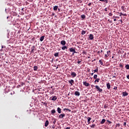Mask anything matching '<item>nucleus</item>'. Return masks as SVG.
I'll use <instances>...</instances> for the list:
<instances>
[{
    "mask_svg": "<svg viewBox=\"0 0 129 129\" xmlns=\"http://www.w3.org/2000/svg\"><path fill=\"white\" fill-rule=\"evenodd\" d=\"M69 50L71 52H73V56H74V54L77 53V52H76V50H75V48L74 47H71L70 48H69Z\"/></svg>",
    "mask_w": 129,
    "mask_h": 129,
    "instance_id": "obj_1",
    "label": "nucleus"
},
{
    "mask_svg": "<svg viewBox=\"0 0 129 129\" xmlns=\"http://www.w3.org/2000/svg\"><path fill=\"white\" fill-rule=\"evenodd\" d=\"M88 36L89 40H93V39H94V36L93 35V34H90Z\"/></svg>",
    "mask_w": 129,
    "mask_h": 129,
    "instance_id": "obj_2",
    "label": "nucleus"
},
{
    "mask_svg": "<svg viewBox=\"0 0 129 129\" xmlns=\"http://www.w3.org/2000/svg\"><path fill=\"white\" fill-rule=\"evenodd\" d=\"M95 88L99 91V92H102V89H101L98 85L95 86Z\"/></svg>",
    "mask_w": 129,
    "mask_h": 129,
    "instance_id": "obj_3",
    "label": "nucleus"
},
{
    "mask_svg": "<svg viewBox=\"0 0 129 129\" xmlns=\"http://www.w3.org/2000/svg\"><path fill=\"white\" fill-rule=\"evenodd\" d=\"M69 83H70V84H71V85L73 86V84H74V80H69L68 81Z\"/></svg>",
    "mask_w": 129,
    "mask_h": 129,
    "instance_id": "obj_4",
    "label": "nucleus"
},
{
    "mask_svg": "<svg viewBox=\"0 0 129 129\" xmlns=\"http://www.w3.org/2000/svg\"><path fill=\"white\" fill-rule=\"evenodd\" d=\"M71 76H72L73 78H74L75 77H76L77 75L76 74V73H75V72H72Z\"/></svg>",
    "mask_w": 129,
    "mask_h": 129,
    "instance_id": "obj_5",
    "label": "nucleus"
},
{
    "mask_svg": "<svg viewBox=\"0 0 129 129\" xmlns=\"http://www.w3.org/2000/svg\"><path fill=\"white\" fill-rule=\"evenodd\" d=\"M63 117H65V114L64 113L60 114L58 116V118H63Z\"/></svg>",
    "mask_w": 129,
    "mask_h": 129,
    "instance_id": "obj_6",
    "label": "nucleus"
},
{
    "mask_svg": "<svg viewBox=\"0 0 129 129\" xmlns=\"http://www.w3.org/2000/svg\"><path fill=\"white\" fill-rule=\"evenodd\" d=\"M127 95H128V93L126 91L122 92V96H127Z\"/></svg>",
    "mask_w": 129,
    "mask_h": 129,
    "instance_id": "obj_7",
    "label": "nucleus"
},
{
    "mask_svg": "<svg viewBox=\"0 0 129 129\" xmlns=\"http://www.w3.org/2000/svg\"><path fill=\"white\" fill-rule=\"evenodd\" d=\"M60 44L61 45L65 46V45H66V41L65 40H61L60 42Z\"/></svg>",
    "mask_w": 129,
    "mask_h": 129,
    "instance_id": "obj_8",
    "label": "nucleus"
},
{
    "mask_svg": "<svg viewBox=\"0 0 129 129\" xmlns=\"http://www.w3.org/2000/svg\"><path fill=\"white\" fill-rule=\"evenodd\" d=\"M75 95H76V96H80V92H79V91H76L75 92Z\"/></svg>",
    "mask_w": 129,
    "mask_h": 129,
    "instance_id": "obj_9",
    "label": "nucleus"
},
{
    "mask_svg": "<svg viewBox=\"0 0 129 129\" xmlns=\"http://www.w3.org/2000/svg\"><path fill=\"white\" fill-rule=\"evenodd\" d=\"M83 84L84 85H85V86H87V87L89 86V83L86 82V81L83 82Z\"/></svg>",
    "mask_w": 129,
    "mask_h": 129,
    "instance_id": "obj_10",
    "label": "nucleus"
},
{
    "mask_svg": "<svg viewBox=\"0 0 129 129\" xmlns=\"http://www.w3.org/2000/svg\"><path fill=\"white\" fill-rule=\"evenodd\" d=\"M58 6H55L54 7H53V11H54L55 12H56V11H57V10H58Z\"/></svg>",
    "mask_w": 129,
    "mask_h": 129,
    "instance_id": "obj_11",
    "label": "nucleus"
},
{
    "mask_svg": "<svg viewBox=\"0 0 129 129\" xmlns=\"http://www.w3.org/2000/svg\"><path fill=\"white\" fill-rule=\"evenodd\" d=\"M106 86L107 89H110V84L109 83L106 84Z\"/></svg>",
    "mask_w": 129,
    "mask_h": 129,
    "instance_id": "obj_12",
    "label": "nucleus"
},
{
    "mask_svg": "<svg viewBox=\"0 0 129 129\" xmlns=\"http://www.w3.org/2000/svg\"><path fill=\"white\" fill-rule=\"evenodd\" d=\"M90 127H91L92 128H95L96 127V125H95V124H93L92 125H90Z\"/></svg>",
    "mask_w": 129,
    "mask_h": 129,
    "instance_id": "obj_13",
    "label": "nucleus"
},
{
    "mask_svg": "<svg viewBox=\"0 0 129 129\" xmlns=\"http://www.w3.org/2000/svg\"><path fill=\"white\" fill-rule=\"evenodd\" d=\"M49 124V120H46V121H45V127H47V126H48V125Z\"/></svg>",
    "mask_w": 129,
    "mask_h": 129,
    "instance_id": "obj_14",
    "label": "nucleus"
},
{
    "mask_svg": "<svg viewBox=\"0 0 129 129\" xmlns=\"http://www.w3.org/2000/svg\"><path fill=\"white\" fill-rule=\"evenodd\" d=\"M44 38H45V36H42L40 37V42H43V41H44Z\"/></svg>",
    "mask_w": 129,
    "mask_h": 129,
    "instance_id": "obj_15",
    "label": "nucleus"
},
{
    "mask_svg": "<svg viewBox=\"0 0 129 129\" xmlns=\"http://www.w3.org/2000/svg\"><path fill=\"white\" fill-rule=\"evenodd\" d=\"M57 100V97L56 96H54L52 97L51 99V100H53V101H55V100Z\"/></svg>",
    "mask_w": 129,
    "mask_h": 129,
    "instance_id": "obj_16",
    "label": "nucleus"
},
{
    "mask_svg": "<svg viewBox=\"0 0 129 129\" xmlns=\"http://www.w3.org/2000/svg\"><path fill=\"white\" fill-rule=\"evenodd\" d=\"M93 71H94V73H95V72L98 73V67H96V69L95 70L92 71V72H93Z\"/></svg>",
    "mask_w": 129,
    "mask_h": 129,
    "instance_id": "obj_17",
    "label": "nucleus"
},
{
    "mask_svg": "<svg viewBox=\"0 0 129 129\" xmlns=\"http://www.w3.org/2000/svg\"><path fill=\"white\" fill-rule=\"evenodd\" d=\"M34 51H35V46H33L32 47H31V53H34Z\"/></svg>",
    "mask_w": 129,
    "mask_h": 129,
    "instance_id": "obj_18",
    "label": "nucleus"
},
{
    "mask_svg": "<svg viewBox=\"0 0 129 129\" xmlns=\"http://www.w3.org/2000/svg\"><path fill=\"white\" fill-rule=\"evenodd\" d=\"M61 49L62 50H67V49H68V47H67L66 46H64L61 47Z\"/></svg>",
    "mask_w": 129,
    "mask_h": 129,
    "instance_id": "obj_19",
    "label": "nucleus"
},
{
    "mask_svg": "<svg viewBox=\"0 0 129 129\" xmlns=\"http://www.w3.org/2000/svg\"><path fill=\"white\" fill-rule=\"evenodd\" d=\"M87 119H88V124H89L90 123V120H91V118H90V117H88Z\"/></svg>",
    "mask_w": 129,
    "mask_h": 129,
    "instance_id": "obj_20",
    "label": "nucleus"
},
{
    "mask_svg": "<svg viewBox=\"0 0 129 129\" xmlns=\"http://www.w3.org/2000/svg\"><path fill=\"white\" fill-rule=\"evenodd\" d=\"M51 114H54V113H56V110L55 109H53L51 111Z\"/></svg>",
    "mask_w": 129,
    "mask_h": 129,
    "instance_id": "obj_21",
    "label": "nucleus"
},
{
    "mask_svg": "<svg viewBox=\"0 0 129 129\" xmlns=\"http://www.w3.org/2000/svg\"><path fill=\"white\" fill-rule=\"evenodd\" d=\"M33 70L34 71H37V70H38V66H34Z\"/></svg>",
    "mask_w": 129,
    "mask_h": 129,
    "instance_id": "obj_22",
    "label": "nucleus"
},
{
    "mask_svg": "<svg viewBox=\"0 0 129 129\" xmlns=\"http://www.w3.org/2000/svg\"><path fill=\"white\" fill-rule=\"evenodd\" d=\"M61 109L60 107H58L57 109V111L58 112V113H61Z\"/></svg>",
    "mask_w": 129,
    "mask_h": 129,
    "instance_id": "obj_23",
    "label": "nucleus"
},
{
    "mask_svg": "<svg viewBox=\"0 0 129 129\" xmlns=\"http://www.w3.org/2000/svg\"><path fill=\"white\" fill-rule=\"evenodd\" d=\"M105 122V119H103L100 122L101 124H103Z\"/></svg>",
    "mask_w": 129,
    "mask_h": 129,
    "instance_id": "obj_24",
    "label": "nucleus"
},
{
    "mask_svg": "<svg viewBox=\"0 0 129 129\" xmlns=\"http://www.w3.org/2000/svg\"><path fill=\"white\" fill-rule=\"evenodd\" d=\"M125 7L124 6H121V9L124 11V12H126V11H125V8H124Z\"/></svg>",
    "mask_w": 129,
    "mask_h": 129,
    "instance_id": "obj_25",
    "label": "nucleus"
},
{
    "mask_svg": "<svg viewBox=\"0 0 129 129\" xmlns=\"http://www.w3.org/2000/svg\"><path fill=\"white\" fill-rule=\"evenodd\" d=\"M54 55L55 57H58L59 56V52H56V53H54Z\"/></svg>",
    "mask_w": 129,
    "mask_h": 129,
    "instance_id": "obj_26",
    "label": "nucleus"
},
{
    "mask_svg": "<svg viewBox=\"0 0 129 129\" xmlns=\"http://www.w3.org/2000/svg\"><path fill=\"white\" fill-rule=\"evenodd\" d=\"M85 34H86V31H84V30H83L82 31V33H81V34L82 35H85Z\"/></svg>",
    "mask_w": 129,
    "mask_h": 129,
    "instance_id": "obj_27",
    "label": "nucleus"
},
{
    "mask_svg": "<svg viewBox=\"0 0 129 129\" xmlns=\"http://www.w3.org/2000/svg\"><path fill=\"white\" fill-rule=\"evenodd\" d=\"M125 68H126V69H127V70H129V64H126L125 66Z\"/></svg>",
    "mask_w": 129,
    "mask_h": 129,
    "instance_id": "obj_28",
    "label": "nucleus"
},
{
    "mask_svg": "<svg viewBox=\"0 0 129 129\" xmlns=\"http://www.w3.org/2000/svg\"><path fill=\"white\" fill-rule=\"evenodd\" d=\"M65 110H68V111H69V112H71V110L69 109H67V108L63 109V111H65Z\"/></svg>",
    "mask_w": 129,
    "mask_h": 129,
    "instance_id": "obj_29",
    "label": "nucleus"
},
{
    "mask_svg": "<svg viewBox=\"0 0 129 129\" xmlns=\"http://www.w3.org/2000/svg\"><path fill=\"white\" fill-rule=\"evenodd\" d=\"M99 63H100L101 65H103V62H102V60H101V59H100L99 60Z\"/></svg>",
    "mask_w": 129,
    "mask_h": 129,
    "instance_id": "obj_30",
    "label": "nucleus"
},
{
    "mask_svg": "<svg viewBox=\"0 0 129 129\" xmlns=\"http://www.w3.org/2000/svg\"><path fill=\"white\" fill-rule=\"evenodd\" d=\"M81 17L82 19H85V18H86L85 15H81Z\"/></svg>",
    "mask_w": 129,
    "mask_h": 129,
    "instance_id": "obj_31",
    "label": "nucleus"
},
{
    "mask_svg": "<svg viewBox=\"0 0 129 129\" xmlns=\"http://www.w3.org/2000/svg\"><path fill=\"white\" fill-rule=\"evenodd\" d=\"M93 78H94V79H97V75H94Z\"/></svg>",
    "mask_w": 129,
    "mask_h": 129,
    "instance_id": "obj_32",
    "label": "nucleus"
},
{
    "mask_svg": "<svg viewBox=\"0 0 129 129\" xmlns=\"http://www.w3.org/2000/svg\"><path fill=\"white\" fill-rule=\"evenodd\" d=\"M117 126L119 127L120 126V124L119 123H117L115 125V128L117 127Z\"/></svg>",
    "mask_w": 129,
    "mask_h": 129,
    "instance_id": "obj_33",
    "label": "nucleus"
},
{
    "mask_svg": "<svg viewBox=\"0 0 129 129\" xmlns=\"http://www.w3.org/2000/svg\"><path fill=\"white\" fill-rule=\"evenodd\" d=\"M42 104H44L45 106L48 104L46 102H42Z\"/></svg>",
    "mask_w": 129,
    "mask_h": 129,
    "instance_id": "obj_34",
    "label": "nucleus"
},
{
    "mask_svg": "<svg viewBox=\"0 0 129 129\" xmlns=\"http://www.w3.org/2000/svg\"><path fill=\"white\" fill-rule=\"evenodd\" d=\"M100 80V79H99V78L96 79V81H97L98 83L99 82Z\"/></svg>",
    "mask_w": 129,
    "mask_h": 129,
    "instance_id": "obj_35",
    "label": "nucleus"
},
{
    "mask_svg": "<svg viewBox=\"0 0 129 129\" xmlns=\"http://www.w3.org/2000/svg\"><path fill=\"white\" fill-rule=\"evenodd\" d=\"M78 62H77V63H78V64H80V63H81V60H80L79 59H78Z\"/></svg>",
    "mask_w": 129,
    "mask_h": 129,
    "instance_id": "obj_36",
    "label": "nucleus"
},
{
    "mask_svg": "<svg viewBox=\"0 0 129 129\" xmlns=\"http://www.w3.org/2000/svg\"><path fill=\"white\" fill-rule=\"evenodd\" d=\"M108 16H109L110 17H112V13H109Z\"/></svg>",
    "mask_w": 129,
    "mask_h": 129,
    "instance_id": "obj_37",
    "label": "nucleus"
},
{
    "mask_svg": "<svg viewBox=\"0 0 129 129\" xmlns=\"http://www.w3.org/2000/svg\"><path fill=\"white\" fill-rule=\"evenodd\" d=\"M107 122H108V123H109V124H110L111 123H112V122L109 121V120H107Z\"/></svg>",
    "mask_w": 129,
    "mask_h": 129,
    "instance_id": "obj_38",
    "label": "nucleus"
},
{
    "mask_svg": "<svg viewBox=\"0 0 129 129\" xmlns=\"http://www.w3.org/2000/svg\"><path fill=\"white\" fill-rule=\"evenodd\" d=\"M109 53H110V50H109L107 52L108 56H109Z\"/></svg>",
    "mask_w": 129,
    "mask_h": 129,
    "instance_id": "obj_39",
    "label": "nucleus"
},
{
    "mask_svg": "<svg viewBox=\"0 0 129 129\" xmlns=\"http://www.w3.org/2000/svg\"><path fill=\"white\" fill-rule=\"evenodd\" d=\"M83 54H85V55H86V54H87L86 51H83Z\"/></svg>",
    "mask_w": 129,
    "mask_h": 129,
    "instance_id": "obj_40",
    "label": "nucleus"
},
{
    "mask_svg": "<svg viewBox=\"0 0 129 129\" xmlns=\"http://www.w3.org/2000/svg\"><path fill=\"white\" fill-rule=\"evenodd\" d=\"M104 2H105L106 4H108V0H104Z\"/></svg>",
    "mask_w": 129,
    "mask_h": 129,
    "instance_id": "obj_41",
    "label": "nucleus"
},
{
    "mask_svg": "<svg viewBox=\"0 0 129 129\" xmlns=\"http://www.w3.org/2000/svg\"><path fill=\"white\" fill-rule=\"evenodd\" d=\"M123 125H124V126H126V122H124Z\"/></svg>",
    "mask_w": 129,
    "mask_h": 129,
    "instance_id": "obj_42",
    "label": "nucleus"
},
{
    "mask_svg": "<svg viewBox=\"0 0 129 129\" xmlns=\"http://www.w3.org/2000/svg\"><path fill=\"white\" fill-rule=\"evenodd\" d=\"M113 89L114 90H116L117 89V87H115L114 88H113Z\"/></svg>",
    "mask_w": 129,
    "mask_h": 129,
    "instance_id": "obj_43",
    "label": "nucleus"
},
{
    "mask_svg": "<svg viewBox=\"0 0 129 129\" xmlns=\"http://www.w3.org/2000/svg\"><path fill=\"white\" fill-rule=\"evenodd\" d=\"M91 5H92V3H90L88 6H89V7H91Z\"/></svg>",
    "mask_w": 129,
    "mask_h": 129,
    "instance_id": "obj_44",
    "label": "nucleus"
},
{
    "mask_svg": "<svg viewBox=\"0 0 129 129\" xmlns=\"http://www.w3.org/2000/svg\"><path fill=\"white\" fill-rule=\"evenodd\" d=\"M122 16H123V14H122V13H120V15H119V16L121 17Z\"/></svg>",
    "mask_w": 129,
    "mask_h": 129,
    "instance_id": "obj_45",
    "label": "nucleus"
},
{
    "mask_svg": "<svg viewBox=\"0 0 129 129\" xmlns=\"http://www.w3.org/2000/svg\"><path fill=\"white\" fill-rule=\"evenodd\" d=\"M115 19H119V17L118 16H115L114 17Z\"/></svg>",
    "mask_w": 129,
    "mask_h": 129,
    "instance_id": "obj_46",
    "label": "nucleus"
},
{
    "mask_svg": "<svg viewBox=\"0 0 129 129\" xmlns=\"http://www.w3.org/2000/svg\"><path fill=\"white\" fill-rule=\"evenodd\" d=\"M119 67H123V65H122V64H119Z\"/></svg>",
    "mask_w": 129,
    "mask_h": 129,
    "instance_id": "obj_47",
    "label": "nucleus"
},
{
    "mask_svg": "<svg viewBox=\"0 0 129 129\" xmlns=\"http://www.w3.org/2000/svg\"><path fill=\"white\" fill-rule=\"evenodd\" d=\"M123 16H124V17H126V14H123Z\"/></svg>",
    "mask_w": 129,
    "mask_h": 129,
    "instance_id": "obj_48",
    "label": "nucleus"
},
{
    "mask_svg": "<svg viewBox=\"0 0 129 129\" xmlns=\"http://www.w3.org/2000/svg\"><path fill=\"white\" fill-rule=\"evenodd\" d=\"M105 12H107V8L105 9Z\"/></svg>",
    "mask_w": 129,
    "mask_h": 129,
    "instance_id": "obj_49",
    "label": "nucleus"
},
{
    "mask_svg": "<svg viewBox=\"0 0 129 129\" xmlns=\"http://www.w3.org/2000/svg\"><path fill=\"white\" fill-rule=\"evenodd\" d=\"M91 87H92V88H93V87H94V85H91Z\"/></svg>",
    "mask_w": 129,
    "mask_h": 129,
    "instance_id": "obj_50",
    "label": "nucleus"
},
{
    "mask_svg": "<svg viewBox=\"0 0 129 129\" xmlns=\"http://www.w3.org/2000/svg\"><path fill=\"white\" fill-rule=\"evenodd\" d=\"M28 2H33V0H27Z\"/></svg>",
    "mask_w": 129,
    "mask_h": 129,
    "instance_id": "obj_51",
    "label": "nucleus"
},
{
    "mask_svg": "<svg viewBox=\"0 0 129 129\" xmlns=\"http://www.w3.org/2000/svg\"><path fill=\"white\" fill-rule=\"evenodd\" d=\"M53 123H54V124H55V123H56V120L54 121Z\"/></svg>",
    "mask_w": 129,
    "mask_h": 129,
    "instance_id": "obj_52",
    "label": "nucleus"
},
{
    "mask_svg": "<svg viewBox=\"0 0 129 129\" xmlns=\"http://www.w3.org/2000/svg\"><path fill=\"white\" fill-rule=\"evenodd\" d=\"M127 79H129V75L128 76H126Z\"/></svg>",
    "mask_w": 129,
    "mask_h": 129,
    "instance_id": "obj_53",
    "label": "nucleus"
},
{
    "mask_svg": "<svg viewBox=\"0 0 129 129\" xmlns=\"http://www.w3.org/2000/svg\"><path fill=\"white\" fill-rule=\"evenodd\" d=\"M52 16H55V13H52Z\"/></svg>",
    "mask_w": 129,
    "mask_h": 129,
    "instance_id": "obj_54",
    "label": "nucleus"
},
{
    "mask_svg": "<svg viewBox=\"0 0 129 129\" xmlns=\"http://www.w3.org/2000/svg\"><path fill=\"white\" fill-rule=\"evenodd\" d=\"M66 129H70V127H67Z\"/></svg>",
    "mask_w": 129,
    "mask_h": 129,
    "instance_id": "obj_55",
    "label": "nucleus"
},
{
    "mask_svg": "<svg viewBox=\"0 0 129 129\" xmlns=\"http://www.w3.org/2000/svg\"><path fill=\"white\" fill-rule=\"evenodd\" d=\"M100 2H104V0H99Z\"/></svg>",
    "mask_w": 129,
    "mask_h": 129,
    "instance_id": "obj_56",
    "label": "nucleus"
},
{
    "mask_svg": "<svg viewBox=\"0 0 129 129\" xmlns=\"http://www.w3.org/2000/svg\"><path fill=\"white\" fill-rule=\"evenodd\" d=\"M105 57H108V55L107 54L105 55Z\"/></svg>",
    "mask_w": 129,
    "mask_h": 129,
    "instance_id": "obj_57",
    "label": "nucleus"
},
{
    "mask_svg": "<svg viewBox=\"0 0 129 129\" xmlns=\"http://www.w3.org/2000/svg\"><path fill=\"white\" fill-rule=\"evenodd\" d=\"M120 21L121 23L122 24V20H120Z\"/></svg>",
    "mask_w": 129,
    "mask_h": 129,
    "instance_id": "obj_58",
    "label": "nucleus"
},
{
    "mask_svg": "<svg viewBox=\"0 0 129 129\" xmlns=\"http://www.w3.org/2000/svg\"><path fill=\"white\" fill-rule=\"evenodd\" d=\"M104 108H106V105H105L104 106Z\"/></svg>",
    "mask_w": 129,
    "mask_h": 129,
    "instance_id": "obj_59",
    "label": "nucleus"
},
{
    "mask_svg": "<svg viewBox=\"0 0 129 129\" xmlns=\"http://www.w3.org/2000/svg\"><path fill=\"white\" fill-rule=\"evenodd\" d=\"M93 61H96V59H94L93 60H92V62H93Z\"/></svg>",
    "mask_w": 129,
    "mask_h": 129,
    "instance_id": "obj_60",
    "label": "nucleus"
},
{
    "mask_svg": "<svg viewBox=\"0 0 129 129\" xmlns=\"http://www.w3.org/2000/svg\"><path fill=\"white\" fill-rule=\"evenodd\" d=\"M100 51H98V54H100Z\"/></svg>",
    "mask_w": 129,
    "mask_h": 129,
    "instance_id": "obj_61",
    "label": "nucleus"
},
{
    "mask_svg": "<svg viewBox=\"0 0 129 129\" xmlns=\"http://www.w3.org/2000/svg\"><path fill=\"white\" fill-rule=\"evenodd\" d=\"M116 21V19H114V21L115 22Z\"/></svg>",
    "mask_w": 129,
    "mask_h": 129,
    "instance_id": "obj_62",
    "label": "nucleus"
},
{
    "mask_svg": "<svg viewBox=\"0 0 129 129\" xmlns=\"http://www.w3.org/2000/svg\"><path fill=\"white\" fill-rule=\"evenodd\" d=\"M4 47H5V46H4V45H3V46H2V49H3V48H4Z\"/></svg>",
    "mask_w": 129,
    "mask_h": 129,
    "instance_id": "obj_63",
    "label": "nucleus"
},
{
    "mask_svg": "<svg viewBox=\"0 0 129 129\" xmlns=\"http://www.w3.org/2000/svg\"><path fill=\"white\" fill-rule=\"evenodd\" d=\"M22 11H24V8H22Z\"/></svg>",
    "mask_w": 129,
    "mask_h": 129,
    "instance_id": "obj_64",
    "label": "nucleus"
}]
</instances>
